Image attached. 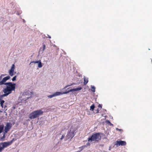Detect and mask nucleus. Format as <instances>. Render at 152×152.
Masks as SVG:
<instances>
[{
	"mask_svg": "<svg viewBox=\"0 0 152 152\" xmlns=\"http://www.w3.org/2000/svg\"><path fill=\"white\" fill-rule=\"evenodd\" d=\"M15 83H12L11 82L5 83V85L6 86V87L5 88H4L3 91L4 94L1 95L0 96V98H1L7 96L11 94L12 91H15Z\"/></svg>",
	"mask_w": 152,
	"mask_h": 152,
	"instance_id": "obj_1",
	"label": "nucleus"
},
{
	"mask_svg": "<svg viewBox=\"0 0 152 152\" xmlns=\"http://www.w3.org/2000/svg\"><path fill=\"white\" fill-rule=\"evenodd\" d=\"M100 134L101 133L99 132L93 133L88 138V141L91 142L92 141L98 142L101 139V136Z\"/></svg>",
	"mask_w": 152,
	"mask_h": 152,
	"instance_id": "obj_2",
	"label": "nucleus"
},
{
	"mask_svg": "<svg viewBox=\"0 0 152 152\" xmlns=\"http://www.w3.org/2000/svg\"><path fill=\"white\" fill-rule=\"evenodd\" d=\"M43 113V111L41 110L34 111L29 115V118L31 119L35 118L42 115Z\"/></svg>",
	"mask_w": 152,
	"mask_h": 152,
	"instance_id": "obj_3",
	"label": "nucleus"
},
{
	"mask_svg": "<svg viewBox=\"0 0 152 152\" xmlns=\"http://www.w3.org/2000/svg\"><path fill=\"white\" fill-rule=\"evenodd\" d=\"M69 88L67 89V90L65 92H57L54 94L55 96H57L60 95L61 94H66L70 92L74 91H77L80 90L82 89V88L79 87L77 88H73L71 89H69Z\"/></svg>",
	"mask_w": 152,
	"mask_h": 152,
	"instance_id": "obj_4",
	"label": "nucleus"
},
{
	"mask_svg": "<svg viewBox=\"0 0 152 152\" xmlns=\"http://www.w3.org/2000/svg\"><path fill=\"white\" fill-rule=\"evenodd\" d=\"M75 130L73 129L72 130V129H70V131L68 132L66 136V140H66L70 138V140H71L75 136Z\"/></svg>",
	"mask_w": 152,
	"mask_h": 152,
	"instance_id": "obj_5",
	"label": "nucleus"
},
{
	"mask_svg": "<svg viewBox=\"0 0 152 152\" xmlns=\"http://www.w3.org/2000/svg\"><path fill=\"white\" fill-rule=\"evenodd\" d=\"M13 140L9 142H4L0 143V147L3 149L10 145L12 143Z\"/></svg>",
	"mask_w": 152,
	"mask_h": 152,
	"instance_id": "obj_6",
	"label": "nucleus"
},
{
	"mask_svg": "<svg viewBox=\"0 0 152 152\" xmlns=\"http://www.w3.org/2000/svg\"><path fill=\"white\" fill-rule=\"evenodd\" d=\"M12 126V124L10 122L7 123L6 126L5 127L4 130V134L7 133L11 129Z\"/></svg>",
	"mask_w": 152,
	"mask_h": 152,
	"instance_id": "obj_7",
	"label": "nucleus"
},
{
	"mask_svg": "<svg viewBox=\"0 0 152 152\" xmlns=\"http://www.w3.org/2000/svg\"><path fill=\"white\" fill-rule=\"evenodd\" d=\"M10 78V77L9 76H8L4 78L2 80L1 79L0 80V85H2L3 84L5 85V83L7 80Z\"/></svg>",
	"mask_w": 152,
	"mask_h": 152,
	"instance_id": "obj_8",
	"label": "nucleus"
},
{
	"mask_svg": "<svg viewBox=\"0 0 152 152\" xmlns=\"http://www.w3.org/2000/svg\"><path fill=\"white\" fill-rule=\"evenodd\" d=\"M115 145L117 146L120 145H125L126 144V142L124 141H117L115 142Z\"/></svg>",
	"mask_w": 152,
	"mask_h": 152,
	"instance_id": "obj_9",
	"label": "nucleus"
},
{
	"mask_svg": "<svg viewBox=\"0 0 152 152\" xmlns=\"http://www.w3.org/2000/svg\"><path fill=\"white\" fill-rule=\"evenodd\" d=\"M15 69V65L13 64L11 66V69L9 71V75L11 76L13 75V73Z\"/></svg>",
	"mask_w": 152,
	"mask_h": 152,
	"instance_id": "obj_10",
	"label": "nucleus"
},
{
	"mask_svg": "<svg viewBox=\"0 0 152 152\" xmlns=\"http://www.w3.org/2000/svg\"><path fill=\"white\" fill-rule=\"evenodd\" d=\"M4 128V125H0V133H1L3 132Z\"/></svg>",
	"mask_w": 152,
	"mask_h": 152,
	"instance_id": "obj_11",
	"label": "nucleus"
},
{
	"mask_svg": "<svg viewBox=\"0 0 152 152\" xmlns=\"http://www.w3.org/2000/svg\"><path fill=\"white\" fill-rule=\"evenodd\" d=\"M88 80L87 79L84 78V85H86L88 83Z\"/></svg>",
	"mask_w": 152,
	"mask_h": 152,
	"instance_id": "obj_12",
	"label": "nucleus"
},
{
	"mask_svg": "<svg viewBox=\"0 0 152 152\" xmlns=\"http://www.w3.org/2000/svg\"><path fill=\"white\" fill-rule=\"evenodd\" d=\"M42 64L41 62V60H40V61H39V62L38 63V67L39 68H41L42 67Z\"/></svg>",
	"mask_w": 152,
	"mask_h": 152,
	"instance_id": "obj_13",
	"label": "nucleus"
},
{
	"mask_svg": "<svg viewBox=\"0 0 152 152\" xmlns=\"http://www.w3.org/2000/svg\"><path fill=\"white\" fill-rule=\"evenodd\" d=\"M4 102V101L3 100H2L1 101L0 105L2 107H3V104Z\"/></svg>",
	"mask_w": 152,
	"mask_h": 152,
	"instance_id": "obj_14",
	"label": "nucleus"
},
{
	"mask_svg": "<svg viewBox=\"0 0 152 152\" xmlns=\"http://www.w3.org/2000/svg\"><path fill=\"white\" fill-rule=\"evenodd\" d=\"M95 107V106L94 104H93L91 105L90 107V110L93 111L94 110V109Z\"/></svg>",
	"mask_w": 152,
	"mask_h": 152,
	"instance_id": "obj_15",
	"label": "nucleus"
},
{
	"mask_svg": "<svg viewBox=\"0 0 152 152\" xmlns=\"http://www.w3.org/2000/svg\"><path fill=\"white\" fill-rule=\"evenodd\" d=\"M91 91L93 92H95V87L94 86H92L91 87Z\"/></svg>",
	"mask_w": 152,
	"mask_h": 152,
	"instance_id": "obj_16",
	"label": "nucleus"
},
{
	"mask_svg": "<svg viewBox=\"0 0 152 152\" xmlns=\"http://www.w3.org/2000/svg\"><path fill=\"white\" fill-rule=\"evenodd\" d=\"M40 61V60L39 61H33L32 62H31L30 63V64L32 63H38L39 62V61Z\"/></svg>",
	"mask_w": 152,
	"mask_h": 152,
	"instance_id": "obj_17",
	"label": "nucleus"
},
{
	"mask_svg": "<svg viewBox=\"0 0 152 152\" xmlns=\"http://www.w3.org/2000/svg\"><path fill=\"white\" fill-rule=\"evenodd\" d=\"M17 77L16 76H15L12 78V81H15L16 80V78Z\"/></svg>",
	"mask_w": 152,
	"mask_h": 152,
	"instance_id": "obj_18",
	"label": "nucleus"
},
{
	"mask_svg": "<svg viewBox=\"0 0 152 152\" xmlns=\"http://www.w3.org/2000/svg\"><path fill=\"white\" fill-rule=\"evenodd\" d=\"M54 96H55L54 94H53L49 95L48 96V97L50 98H51L53 97Z\"/></svg>",
	"mask_w": 152,
	"mask_h": 152,
	"instance_id": "obj_19",
	"label": "nucleus"
},
{
	"mask_svg": "<svg viewBox=\"0 0 152 152\" xmlns=\"http://www.w3.org/2000/svg\"><path fill=\"white\" fill-rule=\"evenodd\" d=\"M6 75H5V74H2V75H1L0 76V80H1V79H2V76H4Z\"/></svg>",
	"mask_w": 152,
	"mask_h": 152,
	"instance_id": "obj_20",
	"label": "nucleus"
},
{
	"mask_svg": "<svg viewBox=\"0 0 152 152\" xmlns=\"http://www.w3.org/2000/svg\"><path fill=\"white\" fill-rule=\"evenodd\" d=\"M45 44L43 45V51H44L45 49Z\"/></svg>",
	"mask_w": 152,
	"mask_h": 152,
	"instance_id": "obj_21",
	"label": "nucleus"
},
{
	"mask_svg": "<svg viewBox=\"0 0 152 152\" xmlns=\"http://www.w3.org/2000/svg\"><path fill=\"white\" fill-rule=\"evenodd\" d=\"M116 129L117 130L119 131H121V132L123 131V130H122L121 129H119L118 128H116Z\"/></svg>",
	"mask_w": 152,
	"mask_h": 152,
	"instance_id": "obj_22",
	"label": "nucleus"
},
{
	"mask_svg": "<svg viewBox=\"0 0 152 152\" xmlns=\"http://www.w3.org/2000/svg\"><path fill=\"white\" fill-rule=\"evenodd\" d=\"M65 136L64 135H62L61 137V138H60L61 140H62L64 137Z\"/></svg>",
	"mask_w": 152,
	"mask_h": 152,
	"instance_id": "obj_23",
	"label": "nucleus"
},
{
	"mask_svg": "<svg viewBox=\"0 0 152 152\" xmlns=\"http://www.w3.org/2000/svg\"><path fill=\"white\" fill-rule=\"evenodd\" d=\"M106 122L107 123H109V124H111V123L110 122V121H109V120H107L106 121Z\"/></svg>",
	"mask_w": 152,
	"mask_h": 152,
	"instance_id": "obj_24",
	"label": "nucleus"
},
{
	"mask_svg": "<svg viewBox=\"0 0 152 152\" xmlns=\"http://www.w3.org/2000/svg\"><path fill=\"white\" fill-rule=\"evenodd\" d=\"M30 96L29 95L28 96L26 97V98H25V99H26L25 100H26V99H28L29 98H30Z\"/></svg>",
	"mask_w": 152,
	"mask_h": 152,
	"instance_id": "obj_25",
	"label": "nucleus"
},
{
	"mask_svg": "<svg viewBox=\"0 0 152 152\" xmlns=\"http://www.w3.org/2000/svg\"><path fill=\"white\" fill-rule=\"evenodd\" d=\"M3 149H4L0 147V152H1Z\"/></svg>",
	"mask_w": 152,
	"mask_h": 152,
	"instance_id": "obj_26",
	"label": "nucleus"
},
{
	"mask_svg": "<svg viewBox=\"0 0 152 152\" xmlns=\"http://www.w3.org/2000/svg\"><path fill=\"white\" fill-rule=\"evenodd\" d=\"M23 95L24 96H26H26L27 95V94H26V93H24L23 94Z\"/></svg>",
	"mask_w": 152,
	"mask_h": 152,
	"instance_id": "obj_27",
	"label": "nucleus"
},
{
	"mask_svg": "<svg viewBox=\"0 0 152 152\" xmlns=\"http://www.w3.org/2000/svg\"><path fill=\"white\" fill-rule=\"evenodd\" d=\"M98 107H101V108H102V106L100 104H99V105H98Z\"/></svg>",
	"mask_w": 152,
	"mask_h": 152,
	"instance_id": "obj_28",
	"label": "nucleus"
},
{
	"mask_svg": "<svg viewBox=\"0 0 152 152\" xmlns=\"http://www.w3.org/2000/svg\"><path fill=\"white\" fill-rule=\"evenodd\" d=\"M69 86V85H67V86H65L64 88H66L67 87H68Z\"/></svg>",
	"mask_w": 152,
	"mask_h": 152,
	"instance_id": "obj_29",
	"label": "nucleus"
},
{
	"mask_svg": "<svg viewBox=\"0 0 152 152\" xmlns=\"http://www.w3.org/2000/svg\"><path fill=\"white\" fill-rule=\"evenodd\" d=\"M48 38H51V37H50V36H48Z\"/></svg>",
	"mask_w": 152,
	"mask_h": 152,
	"instance_id": "obj_30",
	"label": "nucleus"
},
{
	"mask_svg": "<svg viewBox=\"0 0 152 152\" xmlns=\"http://www.w3.org/2000/svg\"><path fill=\"white\" fill-rule=\"evenodd\" d=\"M109 150H110V149H111V148H110H110H109Z\"/></svg>",
	"mask_w": 152,
	"mask_h": 152,
	"instance_id": "obj_31",
	"label": "nucleus"
},
{
	"mask_svg": "<svg viewBox=\"0 0 152 152\" xmlns=\"http://www.w3.org/2000/svg\"><path fill=\"white\" fill-rule=\"evenodd\" d=\"M151 63H152V59H151Z\"/></svg>",
	"mask_w": 152,
	"mask_h": 152,
	"instance_id": "obj_32",
	"label": "nucleus"
},
{
	"mask_svg": "<svg viewBox=\"0 0 152 152\" xmlns=\"http://www.w3.org/2000/svg\"><path fill=\"white\" fill-rule=\"evenodd\" d=\"M98 112H99V111H98H98H97V113H98Z\"/></svg>",
	"mask_w": 152,
	"mask_h": 152,
	"instance_id": "obj_33",
	"label": "nucleus"
},
{
	"mask_svg": "<svg viewBox=\"0 0 152 152\" xmlns=\"http://www.w3.org/2000/svg\"><path fill=\"white\" fill-rule=\"evenodd\" d=\"M2 18L3 19H4V18Z\"/></svg>",
	"mask_w": 152,
	"mask_h": 152,
	"instance_id": "obj_34",
	"label": "nucleus"
}]
</instances>
